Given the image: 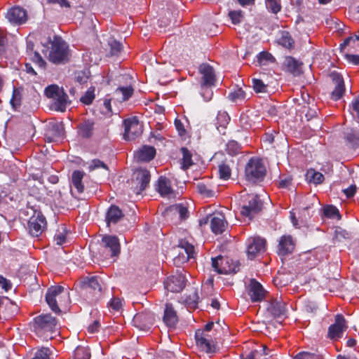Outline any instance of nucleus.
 Instances as JSON below:
<instances>
[{"instance_id": "338daca9", "label": "nucleus", "mask_w": 359, "mask_h": 359, "mask_svg": "<svg viewBox=\"0 0 359 359\" xmlns=\"http://www.w3.org/2000/svg\"><path fill=\"white\" fill-rule=\"evenodd\" d=\"M242 359H262L261 351H252L242 355Z\"/></svg>"}, {"instance_id": "a211bd4d", "label": "nucleus", "mask_w": 359, "mask_h": 359, "mask_svg": "<svg viewBox=\"0 0 359 359\" xmlns=\"http://www.w3.org/2000/svg\"><path fill=\"white\" fill-rule=\"evenodd\" d=\"M6 18L11 23L19 25L26 22L27 14L23 8L14 6L7 11Z\"/></svg>"}, {"instance_id": "c9c22d12", "label": "nucleus", "mask_w": 359, "mask_h": 359, "mask_svg": "<svg viewBox=\"0 0 359 359\" xmlns=\"http://www.w3.org/2000/svg\"><path fill=\"white\" fill-rule=\"evenodd\" d=\"M180 151L182 154L181 167L186 170L194 164L192 153L187 147H182Z\"/></svg>"}, {"instance_id": "aec40b11", "label": "nucleus", "mask_w": 359, "mask_h": 359, "mask_svg": "<svg viewBox=\"0 0 359 359\" xmlns=\"http://www.w3.org/2000/svg\"><path fill=\"white\" fill-rule=\"evenodd\" d=\"M125 215L122 210L116 205H111L105 214V222L108 227L115 225L124 219Z\"/></svg>"}, {"instance_id": "49530a36", "label": "nucleus", "mask_w": 359, "mask_h": 359, "mask_svg": "<svg viewBox=\"0 0 359 359\" xmlns=\"http://www.w3.org/2000/svg\"><path fill=\"white\" fill-rule=\"evenodd\" d=\"M241 150V144L235 140H229L226 145V151L231 156L238 154Z\"/></svg>"}, {"instance_id": "603ef678", "label": "nucleus", "mask_w": 359, "mask_h": 359, "mask_svg": "<svg viewBox=\"0 0 359 359\" xmlns=\"http://www.w3.org/2000/svg\"><path fill=\"white\" fill-rule=\"evenodd\" d=\"M95 88L90 87L89 88L87 91L85 93L84 95H83L80 98V101L86 105L90 104L93 100L95 99Z\"/></svg>"}, {"instance_id": "37998d69", "label": "nucleus", "mask_w": 359, "mask_h": 359, "mask_svg": "<svg viewBox=\"0 0 359 359\" xmlns=\"http://www.w3.org/2000/svg\"><path fill=\"white\" fill-rule=\"evenodd\" d=\"M50 135L54 136L56 139L63 137L65 130L62 123H56L53 124L48 130Z\"/></svg>"}, {"instance_id": "052dcab7", "label": "nucleus", "mask_w": 359, "mask_h": 359, "mask_svg": "<svg viewBox=\"0 0 359 359\" xmlns=\"http://www.w3.org/2000/svg\"><path fill=\"white\" fill-rule=\"evenodd\" d=\"M196 189L199 194L206 197H212L214 196V191L208 189V187L202 182H198L197 184Z\"/></svg>"}, {"instance_id": "f3484780", "label": "nucleus", "mask_w": 359, "mask_h": 359, "mask_svg": "<svg viewBox=\"0 0 359 359\" xmlns=\"http://www.w3.org/2000/svg\"><path fill=\"white\" fill-rule=\"evenodd\" d=\"M154 316L150 312H141L137 313L133 319L134 326L140 330L148 331L154 324Z\"/></svg>"}, {"instance_id": "3c124183", "label": "nucleus", "mask_w": 359, "mask_h": 359, "mask_svg": "<svg viewBox=\"0 0 359 359\" xmlns=\"http://www.w3.org/2000/svg\"><path fill=\"white\" fill-rule=\"evenodd\" d=\"M324 215L329 218L340 219L341 215L338 209L333 205H327L324 208Z\"/></svg>"}, {"instance_id": "2eb2a0df", "label": "nucleus", "mask_w": 359, "mask_h": 359, "mask_svg": "<svg viewBox=\"0 0 359 359\" xmlns=\"http://www.w3.org/2000/svg\"><path fill=\"white\" fill-rule=\"evenodd\" d=\"M266 240L259 237H251L248 239L246 255L248 259H253L265 250Z\"/></svg>"}, {"instance_id": "5fc2aeb1", "label": "nucleus", "mask_w": 359, "mask_h": 359, "mask_svg": "<svg viewBox=\"0 0 359 359\" xmlns=\"http://www.w3.org/2000/svg\"><path fill=\"white\" fill-rule=\"evenodd\" d=\"M228 15L233 25H238L243 18V12L241 10L231 11Z\"/></svg>"}, {"instance_id": "0eeeda50", "label": "nucleus", "mask_w": 359, "mask_h": 359, "mask_svg": "<svg viewBox=\"0 0 359 359\" xmlns=\"http://www.w3.org/2000/svg\"><path fill=\"white\" fill-rule=\"evenodd\" d=\"M263 208V201L257 194H248L241 206V214L252 219Z\"/></svg>"}, {"instance_id": "f8f14e48", "label": "nucleus", "mask_w": 359, "mask_h": 359, "mask_svg": "<svg viewBox=\"0 0 359 359\" xmlns=\"http://www.w3.org/2000/svg\"><path fill=\"white\" fill-rule=\"evenodd\" d=\"M195 339L196 345L203 351L208 353L215 352L216 341L211 336L202 330H197L195 332Z\"/></svg>"}, {"instance_id": "c85d7f7f", "label": "nucleus", "mask_w": 359, "mask_h": 359, "mask_svg": "<svg viewBox=\"0 0 359 359\" xmlns=\"http://www.w3.org/2000/svg\"><path fill=\"white\" fill-rule=\"evenodd\" d=\"M54 100L53 106L55 109L57 111H65L67 104L71 103V102L68 100L67 94L64 91L62 88Z\"/></svg>"}, {"instance_id": "c03bdc74", "label": "nucleus", "mask_w": 359, "mask_h": 359, "mask_svg": "<svg viewBox=\"0 0 359 359\" xmlns=\"http://www.w3.org/2000/svg\"><path fill=\"white\" fill-rule=\"evenodd\" d=\"M257 61L260 65H266L269 63L275 62L276 59L271 53L267 51H262L257 55Z\"/></svg>"}, {"instance_id": "4c0bfd02", "label": "nucleus", "mask_w": 359, "mask_h": 359, "mask_svg": "<svg viewBox=\"0 0 359 359\" xmlns=\"http://www.w3.org/2000/svg\"><path fill=\"white\" fill-rule=\"evenodd\" d=\"M22 99V89L18 88H13L12 97L10 100V104L13 109L16 110L20 107Z\"/></svg>"}, {"instance_id": "72a5a7b5", "label": "nucleus", "mask_w": 359, "mask_h": 359, "mask_svg": "<svg viewBox=\"0 0 359 359\" xmlns=\"http://www.w3.org/2000/svg\"><path fill=\"white\" fill-rule=\"evenodd\" d=\"M84 175L83 171L79 170H74L72 175V183L79 194L83 193L84 191V186L82 183Z\"/></svg>"}, {"instance_id": "e433bc0d", "label": "nucleus", "mask_w": 359, "mask_h": 359, "mask_svg": "<svg viewBox=\"0 0 359 359\" xmlns=\"http://www.w3.org/2000/svg\"><path fill=\"white\" fill-rule=\"evenodd\" d=\"M306 177L309 183L320 184L324 181V176L322 173L316 171L314 169L308 170Z\"/></svg>"}, {"instance_id": "864d4df0", "label": "nucleus", "mask_w": 359, "mask_h": 359, "mask_svg": "<svg viewBox=\"0 0 359 359\" xmlns=\"http://www.w3.org/2000/svg\"><path fill=\"white\" fill-rule=\"evenodd\" d=\"M253 88L257 93L266 92L267 84L264 83L262 79H252Z\"/></svg>"}, {"instance_id": "9d476101", "label": "nucleus", "mask_w": 359, "mask_h": 359, "mask_svg": "<svg viewBox=\"0 0 359 359\" xmlns=\"http://www.w3.org/2000/svg\"><path fill=\"white\" fill-rule=\"evenodd\" d=\"M125 132L123 137L126 140H133L140 137L143 132V125L137 116H133L123 121Z\"/></svg>"}, {"instance_id": "7c9ffc66", "label": "nucleus", "mask_w": 359, "mask_h": 359, "mask_svg": "<svg viewBox=\"0 0 359 359\" xmlns=\"http://www.w3.org/2000/svg\"><path fill=\"white\" fill-rule=\"evenodd\" d=\"M292 246V236L290 235H283L280 238L278 245V254L280 256H285L290 253V247Z\"/></svg>"}, {"instance_id": "20e7f679", "label": "nucleus", "mask_w": 359, "mask_h": 359, "mask_svg": "<svg viewBox=\"0 0 359 359\" xmlns=\"http://www.w3.org/2000/svg\"><path fill=\"white\" fill-rule=\"evenodd\" d=\"M48 60L56 65L65 63L69 60V47L61 37L57 36L53 37Z\"/></svg>"}, {"instance_id": "6e6552de", "label": "nucleus", "mask_w": 359, "mask_h": 359, "mask_svg": "<svg viewBox=\"0 0 359 359\" xmlns=\"http://www.w3.org/2000/svg\"><path fill=\"white\" fill-rule=\"evenodd\" d=\"M101 280L97 276L86 277L82 282V288L88 299L96 302L102 294Z\"/></svg>"}, {"instance_id": "6e6d98bb", "label": "nucleus", "mask_w": 359, "mask_h": 359, "mask_svg": "<svg viewBox=\"0 0 359 359\" xmlns=\"http://www.w3.org/2000/svg\"><path fill=\"white\" fill-rule=\"evenodd\" d=\"M179 248H183L187 255V259L193 257L194 247L186 241L181 240L179 242Z\"/></svg>"}, {"instance_id": "13d9d810", "label": "nucleus", "mask_w": 359, "mask_h": 359, "mask_svg": "<svg viewBox=\"0 0 359 359\" xmlns=\"http://www.w3.org/2000/svg\"><path fill=\"white\" fill-rule=\"evenodd\" d=\"M67 240V232L65 227H62V231L59 229L57 231L55 236L54 241L56 244L58 245H62L63 243L66 242Z\"/></svg>"}, {"instance_id": "393cba45", "label": "nucleus", "mask_w": 359, "mask_h": 359, "mask_svg": "<svg viewBox=\"0 0 359 359\" xmlns=\"http://www.w3.org/2000/svg\"><path fill=\"white\" fill-rule=\"evenodd\" d=\"M156 190L163 197H166L173 194L170 180L164 176L159 177L157 182Z\"/></svg>"}, {"instance_id": "774afa93", "label": "nucleus", "mask_w": 359, "mask_h": 359, "mask_svg": "<svg viewBox=\"0 0 359 359\" xmlns=\"http://www.w3.org/2000/svg\"><path fill=\"white\" fill-rule=\"evenodd\" d=\"M316 356L314 354H311L309 352H300L293 359H316Z\"/></svg>"}, {"instance_id": "de8ad7c7", "label": "nucleus", "mask_w": 359, "mask_h": 359, "mask_svg": "<svg viewBox=\"0 0 359 359\" xmlns=\"http://www.w3.org/2000/svg\"><path fill=\"white\" fill-rule=\"evenodd\" d=\"M231 169L226 162H222L221 164H219V175L220 179L227 180L231 177Z\"/></svg>"}, {"instance_id": "f03ea898", "label": "nucleus", "mask_w": 359, "mask_h": 359, "mask_svg": "<svg viewBox=\"0 0 359 359\" xmlns=\"http://www.w3.org/2000/svg\"><path fill=\"white\" fill-rule=\"evenodd\" d=\"M46 301L54 313L60 314L61 313L60 306L67 304L70 301L69 294L64 287L53 285L47 290Z\"/></svg>"}, {"instance_id": "473e14b6", "label": "nucleus", "mask_w": 359, "mask_h": 359, "mask_svg": "<svg viewBox=\"0 0 359 359\" xmlns=\"http://www.w3.org/2000/svg\"><path fill=\"white\" fill-rule=\"evenodd\" d=\"M273 282L278 287H285L292 283V276L290 273L283 271H278L276 276L273 278Z\"/></svg>"}, {"instance_id": "dca6fc26", "label": "nucleus", "mask_w": 359, "mask_h": 359, "mask_svg": "<svg viewBox=\"0 0 359 359\" xmlns=\"http://www.w3.org/2000/svg\"><path fill=\"white\" fill-rule=\"evenodd\" d=\"M198 71L202 75L201 87L208 88L215 85L216 76L213 67L208 63H202L198 67Z\"/></svg>"}, {"instance_id": "09e8293b", "label": "nucleus", "mask_w": 359, "mask_h": 359, "mask_svg": "<svg viewBox=\"0 0 359 359\" xmlns=\"http://www.w3.org/2000/svg\"><path fill=\"white\" fill-rule=\"evenodd\" d=\"M199 299L198 290L192 287L189 294L187 295L184 301L188 305H196Z\"/></svg>"}, {"instance_id": "e2e57ef3", "label": "nucleus", "mask_w": 359, "mask_h": 359, "mask_svg": "<svg viewBox=\"0 0 359 359\" xmlns=\"http://www.w3.org/2000/svg\"><path fill=\"white\" fill-rule=\"evenodd\" d=\"M90 76V72L86 71H78L75 73L76 81L79 84L87 83Z\"/></svg>"}, {"instance_id": "4468645a", "label": "nucleus", "mask_w": 359, "mask_h": 359, "mask_svg": "<svg viewBox=\"0 0 359 359\" xmlns=\"http://www.w3.org/2000/svg\"><path fill=\"white\" fill-rule=\"evenodd\" d=\"M347 328V323L344 316L337 314L335 316L334 323L328 328V337L332 340H337L343 337Z\"/></svg>"}, {"instance_id": "c756f323", "label": "nucleus", "mask_w": 359, "mask_h": 359, "mask_svg": "<svg viewBox=\"0 0 359 359\" xmlns=\"http://www.w3.org/2000/svg\"><path fill=\"white\" fill-rule=\"evenodd\" d=\"M230 119V116L226 111H219L217 113L215 125L219 133L222 135L226 134V129Z\"/></svg>"}, {"instance_id": "9b49d317", "label": "nucleus", "mask_w": 359, "mask_h": 359, "mask_svg": "<svg viewBox=\"0 0 359 359\" xmlns=\"http://www.w3.org/2000/svg\"><path fill=\"white\" fill-rule=\"evenodd\" d=\"M47 225L46 217L41 212L34 211L28 221V230L32 236L38 237L46 229Z\"/></svg>"}, {"instance_id": "423d86ee", "label": "nucleus", "mask_w": 359, "mask_h": 359, "mask_svg": "<svg viewBox=\"0 0 359 359\" xmlns=\"http://www.w3.org/2000/svg\"><path fill=\"white\" fill-rule=\"evenodd\" d=\"M151 174L149 170L144 168L137 169L131 180V192L129 194H141L149 186Z\"/></svg>"}, {"instance_id": "a18cd8bd", "label": "nucleus", "mask_w": 359, "mask_h": 359, "mask_svg": "<svg viewBox=\"0 0 359 359\" xmlns=\"http://www.w3.org/2000/svg\"><path fill=\"white\" fill-rule=\"evenodd\" d=\"M246 94L242 88H236L230 92L228 95L229 99L234 102L243 101L245 100Z\"/></svg>"}, {"instance_id": "58836bf2", "label": "nucleus", "mask_w": 359, "mask_h": 359, "mask_svg": "<svg viewBox=\"0 0 359 359\" xmlns=\"http://www.w3.org/2000/svg\"><path fill=\"white\" fill-rule=\"evenodd\" d=\"M171 211L179 214L181 220L187 219L189 217L188 208L183 203L173 205L169 208Z\"/></svg>"}, {"instance_id": "bf43d9fd", "label": "nucleus", "mask_w": 359, "mask_h": 359, "mask_svg": "<svg viewBox=\"0 0 359 359\" xmlns=\"http://www.w3.org/2000/svg\"><path fill=\"white\" fill-rule=\"evenodd\" d=\"M266 8L273 13H278L281 8L280 4L278 0H265Z\"/></svg>"}, {"instance_id": "8fccbe9b", "label": "nucleus", "mask_w": 359, "mask_h": 359, "mask_svg": "<svg viewBox=\"0 0 359 359\" xmlns=\"http://www.w3.org/2000/svg\"><path fill=\"white\" fill-rule=\"evenodd\" d=\"M51 353L52 351L50 348L41 347L36 351L32 359H50Z\"/></svg>"}, {"instance_id": "39448f33", "label": "nucleus", "mask_w": 359, "mask_h": 359, "mask_svg": "<svg viewBox=\"0 0 359 359\" xmlns=\"http://www.w3.org/2000/svg\"><path fill=\"white\" fill-rule=\"evenodd\" d=\"M100 250L104 259L118 257L121 252L119 239L116 236H104L102 238Z\"/></svg>"}, {"instance_id": "ddd939ff", "label": "nucleus", "mask_w": 359, "mask_h": 359, "mask_svg": "<svg viewBox=\"0 0 359 359\" xmlns=\"http://www.w3.org/2000/svg\"><path fill=\"white\" fill-rule=\"evenodd\" d=\"M187 278L182 273H175L167 278L164 281V287L168 292L177 293L185 287Z\"/></svg>"}, {"instance_id": "69168bd1", "label": "nucleus", "mask_w": 359, "mask_h": 359, "mask_svg": "<svg viewBox=\"0 0 359 359\" xmlns=\"http://www.w3.org/2000/svg\"><path fill=\"white\" fill-rule=\"evenodd\" d=\"M108 305L113 310L118 311L122 307V302L118 297H114L108 303Z\"/></svg>"}, {"instance_id": "6ab92c4d", "label": "nucleus", "mask_w": 359, "mask_h": 359, "mask_svg": "<svg viewBox=\"0 0 359 359\" xmlns=\"http://www.w3.org/2000/svg\"><path fill=\"white\" fill-rule=\"evenodd\" d=\"M266 290L255 278L250 280L248 285V294L252 302H262L265 297Z\"/></svg>"}, {"instance_id": "2f4dec72", "label": "nucleus", "mask_w": 359, "mask_h": 359, "mask_svg": "<svg viewBox=\"0 0 359 359\" xmlns=\"http://www.w3.org/2000/svg\"><path fill=\"white\" fill-rule=\"evenodd\" d=\"M134 89L131 86L118 87L113 93L114 98L118 102L128 100L133 94Z\"/></svg>"}, {"instance_id": "f257e3e1", "label": "nucleus", "mask_w": 359, "mask_h": 359, "mask_svg": "<svg viewBox=\"0 0 359 359\" xmlns=\"http://www.w3.org/2000/svg\"><path fill=\"white\" fill-rule=\"evenodd\" d=\"M57 320L50 313L41 314L33 318L32 330L43 340L48 341L53 338L57 332Z\"/></svg>"}, {"instance_id": "bb28decb", "label": "nucleus", "mask_w": 359, "mask_h": 359, "mask_svg": "<svg viewBox=\"0 0 359 359\" xmlns=\"http://www.w3.org/2000/svg\"><path fill=\"white\" fill-rule=\"evenodd\" d=\"M95 123L92 120H85L78 126V134L85 139L90 138L93 136Z\"/></svg>"}, {"instance_id": "4be33fe9", "label": "nucleus", "mask_w": 359, "mask_h": 359, "mask_svg": "<svg viewBox=\"0 0 359 359\" xmlns=\"http://www.w3.org/2000/svg\"><path fill=\"white\" fill-rule=\"evenodd\" d=\"M210 228L215 234H222L225 231L227 222L225 216L221 212H216L210 216Z\"/></svg>"}, {"instance_id": "680f3d73", "label": "nucleus", "mask_w": 359, "mask_h": 359, "mask_svg": "<svg viewBox=\"0 0 359 359\" xmlns=\"http://www.w3.org/2000/svg\"><path fill=\"white\" fill-rule=\"evenodd\" d=\"M98 168H103L106 170H109L108 166L103 161L97 158L93 159L88 166L89 171H93Z\"/></svg>"}, {"instance_id": "4d7b16f0", "label": "nucleus", "mask_w": 359, "mask_h": 359, "mask_svg": "<svg viewBox=\"0 0 359 359\" xmlns=\"http://www.w3.org/2000/svg\"><path fill=\"white\" fill-rule=\"evenodd\" d=\"M60 90L57 85H50L45 88L44 93L47 97L55 99Z\"/></svg>"}, {"instance_id": "7ed1b4c3", "label": "nucleus", "mask_w": 359, "mask_h": 359, "mask_svg": "<svg viewBox=\"0 0 359 359\" xmlns=\"http://www.w3.org/2000/svg\"><path fill=\"white\" fill-rule=\"evenodd\" d=\"M266 174V169L260 158L252 157L245 167L244 177L250 184L262 182Z\"/></svg>"}, {"instance_id": "0e129e2a", "label": "nucleus", "mask_w": 359, "mask_h": 359, "mask_svg": "<svg viewBox=\"0 0 359 359\" xmlns=\"http://www.w3.org/2000/svg\"><path fill=\"white\" fill-rule=\"evenodd\" d=\"M30 58L33 62H34L39 67H45L46 62L43 59L41 55L38 52H34L32 54L29 55Z\"/></svg>"}, {"instance_id": "5701e85b", "label": "nucleus", "mask_w": 359, "mask_h": 359, "mask_svg": "<svg viewBox=\"0 0 359 359\" xmlns=\"http://www.w3.org/2000/svg\"><path fill=\"white\" fill-rule=\"evenodd\" d=\"M178 316L172 304H165L163 321L170 329H175L178 323Z\"/></svg>"}, {"instance_id": "a19ab883", "label": "nucleus", "mask_w": 359, "mask_h": 359, "mask_svg": "<svg viewBox=\"0 0 359 359\" xmlns=\"http://www.w3.org/2000/svg\"><path fill=\"white\" fill-rule=\"evenodd\" d=\"M307 23L301 18L298 17L296 20V29L298 32L302 31V39L304 43L309 41V38L306 32Z\"/></svg>"}, {"instance_id": "412c9836", "label": "nucleus", "mask_w": 359, "mask_h": 359, "mask_svg": "<svg viewBox=\"0 0 359 359\" xmlns=\"http://www.w3.org/2000/svg\"><path fill=\"white\" fill-rule=\"evenodd\" d=\"M227 258H224L222 255H218L215 258H212V267L214 271L219 274H229L236 273L234 267L227 266Z\"/></svg>"}, {"instance_id": "79ce46f5", "label": "nucleus", "mask_w": 359, "mask_h": 359, "mask_svg": "<svg viewBox=\"0 0 359 359\" xmlns=\"http://www.w3.org/2000/svg\"><path fill=\"white\" fill-rule=\"evenodd\" d=\"M346 138L353 146L359 145V133L356 129L350 128L345 133Z\"/></svg>"}, {"instance_id": "f704fd0d", "label": "nucleus", "mask_w": 359, "mask_h": 359, "mask_svg": "<svg viewBox=\"0 0 359 359\" xmlns=\"http://www.w3.org/2000/svg\"><path fill=\"white\" fill-rule=\"evenodd\" d=\"M277 43L284 48H290L292 46V37L290 32L279 30L278 32Z\"/></svg>"}, {"instance_id": "cd10ccee", "label": "nucleus", "mask_w": 359, "mask_h": 359, "mask_svg": "<svg viewBox=\"0 0 359 359\" xmlns=\"http://www.w3.org/2000/svg\"><path fill=\"white\" fill-rule=\"evenodd\" d=\"M299 116L300 121L304 123L309 121L313 118H316L317 116V111L315 108L312 109L309 105H304L301 109H297L296 118Z\"/></svg>"}, {"instance_id": "1a4fd4ad", "label": "nucleus", "mask_w": 359, "mask_h": 359, "mask_svg": "<svg viewBox=\"0 0 359 359\" xmlns=\"http://www.w3.org/2000/svg\"><path fill=\"white\" fill-rule=\"evenodd\" d=\"M287 303L283 299L271 298L266 303V314L273 318H284L287 316Z\"/></svg>"}, {"instance_id": "a878e982", "label": "nucleus", "mask_w": 359, "mask_h": 359, "mask_svg": "<svg viewBox=\"0 0 359 359\" xmlns=\"http://www.w3.org/2000/svg\"><path fill=\"white\" fill-rule=\"evenodd\" d=\"M155 156V148L154 147L147 145L143 146L135 155L137 161L140 162H149L154 158Z\"/></svg>"}, {"instance_id": "ea45409f", "label": "nucleus", "mask_w": 359, "mask_h": 359, "mask_svg": "<svg viewBox=\"0 0 359 359\" xmlns=\"http://www.w3.org/2000/svg\"><path fill=\"white\" fill-rule=\"evenodd\" d=\"M107 43L110 48V54L111 55H118L121 52L123 49L122 43L114 37H110Z\"/></svg>"}, {"instance_id": "b1692460", "label": "nucleus", "mask_w": 359, "mask_h": 359, "mask_svg": "<svg viewBox=\"0 0 359 359\" xmlns=\"http://www.w3.org/2000/svg\"><path fill=\"white\" fill-rule=\"evenodd\" d=\"M330 78L335 85V88L332 92L331 97L334 100H338L342 97L345 90L344 79L339 74L336 72H332L330 74Z\"/></svg>"}]
</instances>
